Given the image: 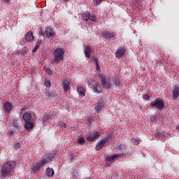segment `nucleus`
Instances as JSON below:
<instances>
[{"label": "nucleus", "instance_id": "18", "mask_svg": "<svg viewBox=\"0 0 179 179\" xmlns=\"http://www.w3.org/2000/svg\"><path fill=\"white\" fill-rule=\"evenodd\" d=\"M22 118L25 122H30L31 120V115L27 112H25L22 116Z\"/></svg>", "mask_w": 179, "mask_h": 179}, {"label": "nucleus", "instance_id": "5", "mask_svg": "<svg viewBox=\"0 0 179 179\" xmlns=\"http://www.w3.org/2000/svg\"><path fill=\"white\" fill-rule=\"evenodd\" d=\"M152 108H157V110H163L164 108V102L162 99H155L150 103Z\"/></svg>", "mask_w": 179, "mask_h": 179}, {"label": "nucleus", "instance_id": "30", "mask_svg": "<svg viewBox=\"0 0 179 179\" xmlns=\"http://www.w3.org/2000/svg\"><path fill=\"white\" fill-rule=\"evenodd\" d=\"M113 85L115 86H120V80L115 78L113 81Z\"/></svg>", "mask_w": 179, "mask_h": 179}, {"label": "nucleus", "instance_id": "28", "mask_svg": "<svg viewBox=\"0 0 179 179\" xmlns=\"http://www.w3.org/2000/svg\"><path fill=\"white\" fill-rule=\"evenodd\" d=\"M92 61L95 62V65L99 68V59L94 57H92Z\"/></svg>", "mask_w": 179, "mask_h": 179}, {"label": "nucleus", "instance_id": "1", "mask_svg": "<svg viewBox=\"0 0 179 179\" xmlns=\"http://www.w3.org/2000/svg\"><path fill=\"white\" fill-rule=\"evenodd\" d=\"M55 157V153H50L48 155V157H45L40 162H38L36 164L32 166V171L35 174L37 171H40L41 166H44L46 163L51 162L52 159Z\"/></svg>", "mask_w": 179, "mask_h": 179}, {"label": "nucleus", "instance_id": "43", "mask_svg": "<svg viewBox=\"0 0 179 179\" xmlns=\"http://www.w3.org/2000/svg\"><path fill=\"white\" fill-rule=\"evenodd\" d=\"M99 69H100V66H99V67L96 66V70L99 71Z\"/></svg>", "mask_w": 179, "mask_h": 179}, {"label": "nucleus", "instance_id": "13", "mask_svg": "<svg viewBox=\"0 0 179 179\" xmlns=\"http://www.w3.org/2000/svg\"><path fill=\"white\" fill-rule=\"evenodd\" d=\"M92 51H93V50L92 49V47H90V46H87L85 48V49L84 50V54H85L86 58H87V59H90V55L92 54Z\"/></svg>", "mask_w": 179, "mask_h": 179}, {"label": "nucleus", "instance_id": "45", "mask_svg": "<svg viewBox=\"0 0 179 179\" xmlns=\"http://www.w3.org/2000/svg\"><path fill=\"white\" fill-rule=\"evenodd\" d=\"M64 2H68V0H63Z\"/></svg>", "mask_w": 179, "mask_h": 179}, {"label": "nucleus", "instance_id": "21", "mask_svg": "<svg viewBox=\"0 0 179 179\" xmlns=\"http://www.w3.org/2000/svg\"><path fill=\"white\" fill-rule=\"evenodd\" d=\"M41 39H39V40H38L37 41H36V45H35V47H34V48L32 50V52H34V53H36V52H37V50H38V48H40V45H41Z\"/></svg>", "mask_w": 179, "mask_h": 179}, {"label": "nucleus", "instance_id": "6", "mask_svg": "<svg viewBox=\"0 0 179 179\" xmlns=\"http://www.w3.org/2000/svg\"><path fill=\"white\" fill-rule=\"evenodd\" d=\"M100 81L102 84V87L106 89V90H110L111 89V85H110V80L107 79L106 77L101 76L100 78Z\"/></svg>", "mask_w": 179, "mask_h": 179}, {"label": "nucleus", "instance_id": "35", "mask_svg": "<svg viewBox=\"0 0 179 179\" xmlns=\"http://www.w3.org/2000/svg\"><path fill=\"white\" fill-rule=\"evenodd\" d=\"M13 134H15V132L13 131V130H8V134L10 135V136H12V135H13Z\"/></svg>", "mask_w": 179, "mask_h": 179}, {"label": "nucleus", "instance_id": "38", "mask_svg": "<svg viewBox=\"0 0 179 179\" xmlns=\"http://www.w3.org/2000/svg\"><path fill=\"white\" fill-rule=\"evenodd\" d=\"M60 126H62V128H66V124L64 123V122H62L60 124Z\"/></svg>", "mask_w": 179, "mask_h": 179}, {"label": "nucleus", "instance_id": "3", "mask_svg": "<svg viewBox=\"0 0 179 179\" xmlns=\"http://www.w3.org/2000/svg\"><path fill=\"white\" fill-rule=\"evenodd\" d=\"M13 166H15V162H7L4 164L1 167V176L3 177H8V176L12 173Z\"/></svg>", "mask_w": 179, "mask_h": 179}, {"label": "nucleus", "instance_id": "19", "mask_svg": "<svg viewBox=\"0 0 179 179\" xmlns=\"http://www.w3.org/2000/svg\"><path fill=\"white\" fill-rule=\"evenodd\" d=\"M69 82L68 81V80H64L63 81V90H64V92H68V90H69Z\"/></svg>", "mask_w": 179, "mask_h": 179}, {"label": "nucleus", "instance_id": "17", "mask_svg": "<svg viewBox=\"0 0 179 179\" xmlns=\"http://www.w3.org/2000/svg\"><path fill=\"white\" fill-rule=\"evenodd\" d=\"M93 90L94 92H95V93H101V90H103V89L101 88V86H100V85H99L98 83H95L93 85Z\"/></svg>", "mask_w": 179, "mask_h": 179}, {"label": "nucleus", "instance_id": "34", "mask_svg": "<svg viewBox=\"0 0 179 179\" xmlns=\"http://www.w3.org/2000/svg\"><path fill=\"white\" fill-rule=\"evenodd\" d=\"M102 1L103 0H94V2L95 3V5L97 6V5H99V3H101Z\"/></svg>", "mask_w": 179, "mask_h": 179}, {"label": "nucleus", "instance_id": "41", "mask_svg": "<svg viewBox=\"0 0 179 179\" xmlns=\"http://www.w3.org/2000/svg\"><path fill=\"white\" fill-rule=\"evenodd\" d=\"M14 148H19V143H16L14 145Z\"/></svg>", "mask_w": 179, "mask_h": 179}, {"label": "nucleus", "instance_id": "22", "mask_svg": "<svg viewBox=\"0 0 179 179\" xmlns=\"http://www.w3.org/2000/svg\"><path fill=\"white\" fill-rule=\"evenodd\" d=\"M45 173L48 177H53L55 174L54 169L50 168H48L45 171Z\"/></svg>", "mask_w": 179, "mask_h": 179}, {"label": "nucleus", "instance_id": "25", "mask_svg": "<svg viewBox=\"0 0 179 179\" xmlns=\"http://www.w3.org/2000/svg\"><path fill=\"white\" fill-rule=\"evenodd\" d=\"M103 108H104V106H103L102 104H99L95 107V110H96V113H100V111H101Z\"/></svg>", "mask_w": 179, "mask_h": 179}, {"label": "nucleus", "instance_id": "23", "mask_svg": "<svg viewBox=\"0 0 179 179\" xmlns=\"http://www.w3.org/2000/svg\"><path fill=\"white\" fill-rule=\"evenodd\" d=\"M82 17L85 22H87L90 19V13H85L82 15Z\"/></svg>", "mask_w": 179, "mask_h": 179}, {"label": "nucleus", "instance_id": "29", "mask_svg": "<svg viewBox=\"0 0 179 179\" xmlns=\"http://www.w3.org/2000/svg\"><path fill=\"white\" fill-rule=\"evenodd\" d=\"M131 141L134 145H139V141L136 138H131Z\"/></svg>", "mask_w": 179, "mask_h": 179}, {"label": "nucleus", "instance_id": "27", "mask_svg": "<svg viewBox=\"0 0 179 179\" xmlns=\"http://www.w3.org/2000/svg\"><path fill=\"white\" fill-rule=\"evenodd\" d=\"M116 149L117 150H121V152H122V150H124V145L123 144H118V145L116 147Z\"/></svg>", "mask_w": 179, "mask_h": 179}, {"label": "nucleus", "instance_id": "12", "mask_svg": "<svg viewBox=\"0 0 179 179\" xmlns=\"http://www.w3.org/2000/svg\"><path fill=\"white\" fill-rule=\"evenodd\" d=\"M103 37L105 38H108L109 40H113L114 38V33H108L107 31H103L101 32Z\"/></svg>", "mask_w": 179, "mask_h": 179}, {"label": "nucleus", "instance_id": "42", "mask_svg": "<svg viewBox=\"0 0 179 179\" xmlns=\"http://www.w3.org/2000/svg\"><path fill=\"white\" fill-rule=\"evenodd\" d=\"M4 2H10V0H3Z\"/></svg>", "mask_w": 179, "mask_h": 179}, {"label": "nucleus", "instance_id": "8", "mask_svg": "<svg viewBox=\"0 0 179 179\" xmlns=\"http://www.w3.org/2000/svg\"><path fill=\"white\" fill-rule=\"evenodd\" d=\"M126 51H127V49L125 48V47L120 46L116 50L115 57L116 58H121V57H122V55H124Z\"/></svg>", "mask_w": 179, "mask_h": 179}, {"label": "nucleus", "instance_id": "37", "mask_svg": "<svg viewBox=\"0 0 179 179\" xmlns=\"http://www.w3.org/2000/svg\"><path fill=\"white\" fill-rule=\"evenodd\" d=\"M156 120H157V117L156 115L151 117V121L155 122Z\"/></svg>", "mask_w": 179, "mask_h": 179}, {"label": "nucleus", "instance_id": "39", "mask_svg": "<svg viewBox=\"0 0 179 179\" xmlns=\"http://www.w3.org/2000/svg\"><path fill=\"white\" fill-rule=\"evenodd\" d=\"M54 96H55V94L53 93V92H51V93L49 94V97H51V99H52V97H54Z\"/></svg>", "mask_w": 179, "mask_h": 179}, {"label": "nucleus", "instance_id": "2", "mask_svg": "<svg viewBox=\"0 0 179 179\" xmlns=\"http://www.w3.org/2000/svg\"><path fill=\"white\" fill-rule=\"evenodd\" d=\"M64 54H65V49L62 48H57L53 52L54 58L52 62L59 64L61 61L64 60Z\"/></svg>", "mask_w": 179, "mask_h": 179}, {"label": "nucleus", "instance_id": "11", "mask_svg": "<svg viewBox=\"0 0 179 179\" xmlns=\"http://www.w3.org/2000/svg\"><path fill=\"white\" fill-rule=\"evenodd\" d=\"M45 36L46 38H50V37H52L54 36V29L50 27L45 29Z\"/></svg>", "mask_w": 179, "mask_h": 179}, {"label": "nucleus", "instance_id": "36", "mask_svg": "<svg viewBox=\"0 0 179 179\" xmlns=\"http://www.w3.org/2000/svg\"><path fill=\"white\" fill-rule=\"evenodd\" d=\"M143 99H144L145 100H149V99H150V96H149V95H148V94H145V95L143 96Z\"/></svg>", "mask_w": 179, "mask_h": 179}, {"label": "nucleus", "instance_id": "14", "mask_svg": "<svg viewBox=\"0 0 179 179\" xmlns=\"http://www.w3.org/2000/svg\"><path fill=\"white\" fill-rule=\"evenodd\" d=\"M3 108L6 113H10V110L13 108V106L12 103L7 102L3 106Z\"/></svg>", "mask_w": 179, "mask_h": 179}, {"label": "nucleus", "instance_id": "32", "mask_svg": "<svg viewBox=\"0 0 179 179\" xmlns=\"http://www.w3.org/2000/svg\"><path fill=\"white\" fill-rule=\"evenodd\" d=\"M78 143L80 145L82 143H85V138H79L78 140Z\"/></svg>", "mask_w": 179, "mask_h": 179}, {"label": "nucleus", "instance_id": "7", "mask_svg": "<svg viewBox=\"0 0 179 179\" xmlns=\"http://www.w3.org/2000/svg\"><path fill=\"white\" fill-rule=\"evenodd\" d=\"M100 136V134L99 132H93L90 134L86 135V139L87 141H89L90 142H92V141H94V139H96V138H99Z\"/></svg>", "mask_w": 179, "mask_h": 179}, {"label": "nucleus", "instance_id": "10", "mask_svg": "<svg viewBox=\"0 0 179 179\" xmlns=\"http://www.w3.org/2000/svg\"><path fill=\"white\" fill-rule=\"evenodd\" d=\"M13 127L17 132H20L22 131V125H20L19 120L15 119L13 121Z\"/></svg>", "mask_w": 179, "mask_h": 179}, {"label": "nucleus", "instance_id": "15", "mask_svg": "<svg viewBox=\"0 0 179 179\" xmlns=\"http://www.w3.org/2000/svg\"><path fill=\"white\" fill-rule=\"evenodd\" d=\"M107 143V138L101 140L96 146V150H100Z\"/></svg>", "mask_w": 179, "mask_h": 179}, {"label": "nucleus", "instance_id": "33", "mask_svg": "<svg viewBox=\"0 0 179 179\" xmlns=\"http://www.w3.org/2000/svg\"><path fill=\"white\" fill-rule=\"evenodd\" d=\"M45 71L47 73H48V75H52V70H51V69L48 68L45 69Z\"/></svg>", "mask_w": 179, "mask_h": 179}, {"label": "nucleus", "instance_id": "9", "mask_svg": "<svg viewBox=\"0 0 179 179\" xmlns=\"http://www.w3.org/2000/svg\"><path fill=\"white\" fill-rule=\"evenodd\" d=\"M33 40H34V36H33V32H31V31H29L25 34L24 41V43H29L30 41H33Z\"/></svg>", "mask_w": 179, "mask_h": 179}, {"label": "nucleus", "instance_id": "26", "mask_svg": "<svg viewBox=\"0 0 179 179\" xmlns=\"http://www.w3.org/2000/svg\"><path fill=\"white\" fill-rule=\"evenodd\" d=\"M90 20H92V22H96V20H97V17L94 15H90Z\"/></svg>", "mask_w": 179, "mask_h": 179}, {"label": "nucleus", "instance_id": "40", "mask_svg": "<svg viewBox=\"0 0 179 179\" xmlns=\"http://www.w3.org/2000/svg\"><path fill=\"white\" fill-rule=\"evenodd\" d=\"M155 137H156V138H160V133H159V132H157V133L155 134Z\"/></svg>", "mask_w": 179, "mask_h": 179}, {"label": "nucleus", "instance_id": "46", "mask_svg": "<svg viewBox=\"0 0 179 179\" xmlns=\"http://www.w3.org/2000/svg\"><path fill=\"white\" fill-rule=\"evenodd\" d=\"M178 131H179V127H178Z\"/></svg>", "mask_w": 179, "mask_h": 179}, {"label": "nucleus", "instance_id": "20", "mask_svg": "<svg viewBox=\"0 0 179 179\" xmlns=\"http://www.w3.org/2000/svg\"><path fill=\"white\" fill-rule=\"evenodd\" d=\"M24 128L27 130L33 129L34 128V124L30 122H25Z\"/></svg>", "mask_w": 179, "mask_h": 179}, {"label": "nucleus", "instance_id": "4", "mask_svg": "<svg viewBox=\"0 0 179 179\" xmlns=\"http://www.w3.org/2000/svg\"><path fill=\"white\" fill-rule=\"evenodd\" d=\"M124 155H127V156H132V152L130 154H128V152L122 154H113L110 157H106V160L107 166H111V164L114 163L115 160H118L119 159L124 157Z\"/></svg>", "mask_w": 179, "mask_h": 179}, {"label": "nucleus", "instance_id": "16", "mask_svg": "<svg viewBox=\"0 0 179 179\" xmlns=\"http://www.w3.org/2000/svg\"><path fill=\"white\" fill-rule=\"evenodd\" d=\"M179 96V86L178 85H175V89L173 91V99H178Z\"/></svg>", "mask_w": 179, "mask_h": 179}, {"label": "nucleus", "instance_id": "44", "mask_svg": "<svg viewBox=\"0 0 179 179\" xmlns=\"http://www.w3.org/2000/svg\"><path fill=\"white\" fill-rule=\"evenodd\" d=\"M21 110H22V111H24V108H22L21 109Z\"/></svg>", "mask_w": 179, "mask_h": 179}, {"label": "nucleus", "instance_id": "24", "mask_svg": "<svg viewBox=\"0 0 179 179\" xmlns=\"http://www.w3.org/2000/svg\"><path fill=\"white\" fill-rule=\"evenodd\" d=\"M78 94H80V96H81V97H85V88L80 87L78 88Z\"/></svg>", "mask_w": 179, "mask_h": 179}, {"label": "nucleus", "instance_id": "31", "mask_svg": "<svg viewBox=\"0 0 179 179\" xmlns=\"http://www.w3.org/2000/svg\"><path fill=\"white\" fill-rule=\"evenodd\" d=\"M45 86L46 87H50V86H51V81L47 80L45 81Z\"/></svg>", "mask_w": 179, "mask_h": 179}]
</instances>
